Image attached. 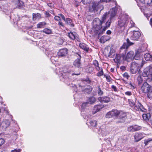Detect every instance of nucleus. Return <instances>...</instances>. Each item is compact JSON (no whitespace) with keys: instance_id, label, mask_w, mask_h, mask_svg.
I'll list each match as a JSON object with an SVG mask.
<instances>
[{"instance_id":"obj_39","label":"nucleus","mask_w":152,"mask_h":152,"mask_svg":"<svg viewBox=\"0 0 152 152\" xmlns=\"http://www.w3.org/2000/svg\"><path fill=\"white\" fill-rule=\"evenodd\" d=\"M91 125L94 127L96 126L97 125V121L96 120H92L90 121Z\"/></svg>"},{"instance_id":"obj_54","label":"nucleus","mask_w":152,"mask_h":152,"mask_svg":"<svg viewBox=\"0 0 152 152\" xmlns=\"http://www.w3.org/2000/svg\"><path fill=\"white\" fill-rule=\"evenodd\" d=\"M21 151V149H15L11 151V152H20Z\"/></svg>"},{"instance_id":"obj_6","label":"nucleus","mask_w":152,"mask_h":152,"mask_svg":"<svg viewBox=\"0 0 152 152\" xmlns=\"http://www.w3.org/2000/svg\"><path fill=\"white\" fill-rule=\"evenodd\" d=\"M129 103L131 107H135L141 111L143 112H146L147 110L144 108L142 104L139 102L137 103V104H135L134 102L131 100H129Z\"/></svg>"},{"instance_id":"obj_44","label":"nucleus","mask_w":152,"mask_h":152,"mask_svg":"<svg viewBox=\"0 0 152 152\" xmlns=\"http://www.w3.org/2000/svg\"><path fill=\"white\" fill-rule=\"evenodd\" d=\"M98 94L99 95H102L103 94V91L101 90L99 86H98Z\"/></svg>"},{"instance_id":"obj_51","label":"nucleus","mask_w":152,"mask_h":152,"mask_svg":"<svg viewBox=\"0 0 152 152\" xmlns=\"http://www.w3.org/2000/svg\"><path fill=\"white\" fill-rule=\"evenodd\" d=\"M123 76L124 77L126 78L127 79H128L129 77V76L128 75V73L126 72L125 73L123 74Z\"/></svg>"},{"instance_id":"obj_4","label":"nucleus","mask_w":152,"mask_h":152,"mask_svg":"<svg viewBox=\"0 0 152 152\" xmlns=\"http://www.w3.org/2000/svg\"><path fill=\"white\" fill-rule=\"evenodd\" d=\"M115 50L110 46H107L105 48L103 53L106 57L112 58L115 54Z\"/></svg>"},{"instance_id":"obj_38","label":"nucleus","mask_w":152,"mask_h":152,"mask_svg":"<svg viewBox=\"0 0 152 152\" xmlns=\"http://www.w3.org/2000/svg\"><path fill=\"white\" fill-rule=\"evenodd\" d=\"M100 71H98V72L96 74V76L99 77L102 76L103 74V72L102 69H100Z\"/></svg>"},{"instance_id":"obj_8","label":"nucleus","mask_w":152,"mask_h":152,"mask_svg":"<svg viewBox=\"0 0 152 152\" xmlns=\"http://www.w3.org/2000/svg\"><path fill=\"white\" fill-rule=\"evenodd\" d=\"M141 36V33L139 31H134L131 32L130 39L133 40H137Z\"/></svg>"},{"instance_id":"obj_31","label":"nucleus","mask_w":152,"mask_h":152,"mask_svg":"<svg viewBox=\"0 0 152 152\" xmlns=\"http://www.w3.org/2000/svg\"><path fill=\"white\" fill-rule=\"evenodd\" d=\"M142 117L143 119L148 121H149V119L150 118V114H143L142 115Z\"/></svg>"},{"instance_id":"obj_32","label":"nucleus","mask_w":152,"mask_h":152,"mask_svg":"<svg viewBox=\"0 0 152 152\" xmlns=\"http://www.w3.org/2000/svg\"><path fill=\"white\" fill-rule=\"evenodd\" d=\"M88 103H89L91 104H93L96 101V99L94 96H91L89 97L88 100Z\"/></svg>"},{"instance_id":"obj_36","label":"nucleus","mask_w":152,"mask_h":152,"mask_svg":"<svg viewBox=\"0 0 152 152\" xmlns=\"http://www.w3.org/2000/svg\"><path fill=\"white\" fill-rule=\"evenodd\" d=\"M42 31L47 34H50L52 33L51 30L47 28L44 29Z\"/></svg>"},{"instance_id":"obj_14","label":"nucleus","mask_w":152,"mask_h":152,"mask_svg":"<svg viewBox=\"0 0 152 152\" xmlns=\"http://www.w3.org/2000/svg\"><path fill=\"white\" fill-rule=\"evenodd\" d=\"M63 72L64 73L70 75L73 72V70L71 66H65L63 68Z\"/></svg>"},{"instance_id":"obj_42","label":"nucleus","mask_w":152,"mask_h":152,"mask_svg":"<svg viewBox=\"0 0 152 152\" xmlns=\"http://www.w3.org/2000/svg\"><path fill=\"white\" fill-rule=\"evenodd\" d=\"M134 126H131L128 127L127 130L129 132H135Z\"/></svg>"},{"instance_id":"obj_29","label":"nucleus","mask_w":152,"mask_h":152,"mask_svg":"<svg viewBox=\"0 0 152 152\" xmlns=\"http://www.w3.org/2000/svg\"><path fill=\"white\" fill-rule=\"evenodd\" d=\"M64 21L66 23L70 25L71 26L73 27L74 26V24L72 23V20L71 19L66 18Z\"/></svg>"},{"instance_id":"obj_50","label":"nucleus","mask_w":152,"mask_h":152,"mask_svg":"<svg viewBox=\"0 0 152 152\" xmlns=\"http://www.w3.org/2000/svg\"><path fill=\"white\" fill-rule=\"evenodd\" d=\"M152 2V0H145V4L147 5L150 4Z\"/></svg>"},{"instance_id":"obj_26","label":"nucleus","mask_w":152,"mask_h":152,"mask_svg":"<svg viewBox=\"0 0 152 152\" xmlns=\"http://www.w3.org/2000/svg\"><path fill=\"white\" fill-rule=\"evenodd\" d=\"M112 19L110 18L106 22L105 26H104L102 28L103 32V31H104L107 28L109 27L110 26Z\"/></svg>"},{"instance_id":"obj_53","label":"nucleus","mask_w":152,"mask_h":152,"mask_svg":"<svg viewBox=\"0 0 152 152\" xmlns=\"http://www.w3.org/2000/svg\"><path fill=\"white\" fill-rule=\"evenodd\" d=\"M137 80L139 81V83H141L142 81V79L141 76H138L137 77Z\"/></svg>"},{"instance_id":"obj_49","label":"nucleus","mask_w":152,"mask_h":152,"mask_svg":"<svg viewBox=\"0 0 152 152\" xmlns=\"http://www.w3.org/2000/svg\"><path fill=\"white\" fill-rule=\"evenodd\" d=\"M105 129H104L101 128L99 129V131L102 132V136H105V133H104V132H105Z\"/></svg>"},{"instance_id":"obj_48","label":"nucleus","mask_w":152,"mask_h":152,"mask_svg":"<svg viewBox=\"0 0 152 152\" xmlns=\"http://www.w3.org/2000/svg\"><path fill=\"white\" fill-rule=\"evenodd\" d=\"M88 102H85L83 103L81 105L82 108L83 109L85 108L88 105Z\"/></svg>"},{"instance_id":"obj_24","label":"nucleus","mask_w":152,"mask_h":152,"mask_svg":"<svg viewBox=\"0 0 152 152\" xmlns=\"http://www.w3.org/2000/svg\"><path fill=\"white\" fill-rule=\"evenodd\" d=\"M110 38L109 36H102L99 40L100 42L102 43H104L110 39Z\"/></svg>"},{"instance_id":"obj_13","label":"nucleus","mask_w":152,"mask_h":152,"mask_svg":"<svg viewBox=\"0 0 152 152\" xmlns=\"http://www.w3.org/2000/svg\"><path fill=\"white\" fill-rule=\"evenodd\" d=\"M10 124V121L8 120H5L3 121L0 124V127L3 130H5Z\"/></svg>"},{"instance_id":"obj_47","label":"nucleus","mask_w":152,"mask_h":152,"mask_svg":"<svg viewBox=\"0 0 152 152\" xmlns=\"http://www.w3.org/2000/svg\"><path fill=\"white\" fill-rule=\"evenodd\" d=\"M92 0H82L83 3L84 4H89Z\"/></svg>"},{"instance_id":"obj_27","label":"nucleus","mask_w":152,"mask_h":152,"mask_svg":"<svg viewBox=\"0 0 152 152\" xmlns=\"http://www.w3.org/2000/svg\"><path fill=\"white\" fill-rule=\"evenodd\" d=\"M93 64L94 65L95 68L97 70H100V67L99 66V63L96 60H94L93 61Z\"/></svg>"},{"instance_id":"obj_64","label":"nucleus","mask_w":152,"mask_h":152,"mask_svg":"<svg viewBox=\"0 0 152 152\" xmlns=\"http://www.w3.org/2000/svg\"><path fill=\"white\" fill-rule=\"evenodd\" d=\"M145 64V62L144 61H142V62L140 64V67H142L143 66V65Z\"/></svg>"},{"instance_id":"obj_15","label":"nucleus","mask_w":152,"mask_h":152,"mask_svg":"<svg viewBox=\"0 0 152 152\" xmlns=\"http://www.w3.org/2000/svg\"><path fill=\"white\" fill-rule=\"evenodd\" d=\"M134 56V53L133 51H131L128 52L126 56H125L124 60L128 61H131L133 58Z\"/></svg>"},{"instance_id":"obj_21","label":"nucleus","mask_w":152,"mask_h":152,"mask_svg":"<svg viewBox=\"0 0 152 152\" xmlns=\"http://www.w3.org/2000/svg\"><path fill=\"white\" fill-rule=\"evenodd\" d=\"M117 9L116 7L113 8L110 10L109 12L110 14V19H112L116 15Z\"/></svg>"},{"instance_id":"obj_25","label":"nucleus","mask_w":152,"mask_h":152,"mask_svg":"<svg viewBox=\"0 0 152 152\" xmlns=\"http://www.w3.org/2000/svg\"><path fill=\"white\" fill-rule=\"evenodd\" d=\"M79 45L80 48L84 50L87 51H88L89 47H88V46L85 44L83 43H81L79 44Z\"/></svg>"},{"instance_id":"obj_55","label":"nucleus","mask_w":152,"mask_h":152,"mask_svg":"<svg viewBox=\"0 0 152 152\" xmlns=\"http://www.w3.org/2000/svg\"><path fill=\"white\" fill-rule=\"evenodd\" d=\"M104 77H105L107 81L108 82H110L111 81V78L110 76H106L105 75H104Z\"/></svg>"},{"instance_id":"obj_40","label":"nucleus","mask_w":152,"mask_h":152,"mask_svg":"<svg viewBox=\"0 0 152 152\" xmlns=\"http://www.w3.org/2000/svg\"><path fill=\"white\" fill-rule=\"evenodd\" d=\"M128 25L129 27L131 28L134 26H135V24L132 20H130V23H128Z\"/></svg>"},{"instance_id":"obj_28","label":"nucleus","mask_w":152,"mask_h":152,"mask_svg":"<svg viewBox=\"0 0 152 152\" xmlns=\"http://www.w3.org/2000/svg\"><path fill=\"white\" fill-rule=\"evenodd\" d=\"M144 58L146 61H150L152 59V56L149 53H147L144 55Z\"/></svg>"},{"instance_id":"obj_23","label":"nucleus","mask_w":152,"mask_h":152,"mask_svg":"<svg viewBox=\"0 0 152 152\" xmlns=\"http://www.w3.org/2000/svg\"><path fill=\"white\" fill-rule=\"evenodd\" d=\"M102 108V107L100 105H97L94 106L93 110V114H94L97 112L99 111Z\"/></svg>"},{"instance_id":"obj_52","label":"nucleus","mask_w":152,"mask_h":152,"mask_svg":"<svg viewBox=\"0 0 152 152\" xmlns=\"http://www.w3.org/2000/svg\"><path fill=\"white\" fill-rule=\"evenodd\" d=\"M5 142L4 140L2 138H0V147Z\"/></svg>"},{"instance_id":"obj_30","label":"nucleus","mask_w":152,"mask_h":152,"mask_svg":"<svg viewBox=\"0 0 152 152\" xmlns=\"http://www.w3.org/2000/svg\"><path fill=\"white\" fill-rule=\"evenodd\" d=\"M41 15L39 13H33V19L34 20H35L37 19H39Z\"/></svg>"},{"instance_id":"obj_22","label":"nucleus","mask_w":152,"mask_h":152,"mask_svg":"<svg viewBox=\"0 0 152 152\" xmlns=\"http://www.w3.org/2000/svg\"><path fill=\"white\" fill-rule=\"evenodd\" d=\"M78 55L79 57L75 60L73 63V65L75 67H79L80 66L81 64L80 60L81 57L78 54Z\"/></svg>"},{"instance_id":"obj_37","label":"nucleus","mask_w":152,"mask_h":152,"mask_svg":"<svg viewBox=\"0 0 152 152\" xmlns=\"http://www.w3.org/2000/svg\"><path fill=\"white\" fill-rule=\"evenodd\" d=\"M113 116H117L120 114V112L117 110H114L112 111Z\"/></svg>"},{"instance_id":"obj_2","label":"nucleus","mask_w":152,"mask_h":152,"mask_svg":"<svg viewBox=\"0 0 152 152\" xmlns=\"http://www.w3.org/2000/svg\"><path fill=\"white\" fill-rule=\"evenodd\" d=\"M129 18L128 15L124 14L119 17L118 20V26L120 28H124L127 26Z\"/></svg>"},{"instance_id":"obj_34","label":"nucleus","mask_w":152,"mask_h":152,"mask_svg":"<svg viewBox=\"0 0 152 152\" xmlns=\"http://www.w3.org/2000/svg\"><path fill=\"white\" fill-rule=\"evenodd\" d=\"M108 15V13L107 12L105 13V14L103 15L102 20H101V22H102V23H104L105 21L106 20L107 17V16Z\"/></svg>"},{"instance_id":"obj_63","label":"nucleus","mask_w":152,"mask_h":152,"mask_svg":"<svg viewBox=\"0 0 152 152\" xmlns=\"http://www.w3.org/2000/svg\"><path fill=\"white\" fill-rule=\"evenodd\" d=\"M45 15L46 17H48L50 16V14L49 13L46 12L45 13Z\"/></svg>"},{"instance_id":"obj_3","label":"nucleus","mask_w":152,"mask_h":152,"mask_svg":"<svg viewBox=\"0 0 152 152\" xmlns=\"http://www.w3.org/2000/svg\"><path fill=\"white\" fill-rule=\"evenodd\" d=\"M144 77H147V79L150 81H152V67L148 66L145 68L142 74Z\"/></svg>"},{"instance_id":"obj_20","label":"nucleus","mask_w":152,"mask_h":152,"mask_svg":"<svg viewBox=\"0 0 152 152\" xmlns=\"http://www.w3.org/2000/svg\"><path fill=\"white\" fill-rule=\"evenodd\" d=\"M68 50L66 48L60 50L58 53V55L60 56H64L67 53Z\"/></svg>"},{"instance_id":"obj_16","label":"nucleus","mask_w":152,"mask_h":152,"mask_svg":"<svg viewBox=\"0 0 152 152\" xmlns=\"http://www.w3.org/2000/svg\"><path fill=\"white\" fill-rule=\"evenodd\" d=\"M127 43H124L122 46L121 47V49H127L129 47V46L132 45L134 43L130 42L129 39H127L126 40Z\"/></svg>"},{"instance_id":"obj_7","label":"nucleus","mask_w":152,"mask_h":152,"mask_svg":"<svg viewBox=\"0 0 152 152\" xmlns=\"http://www.w3.org/2000/svg\"><path fill=\"white\" fill-rule=\"evenodd\" d=\"M78 86L80 89L84 94H89L91 93L92 90V87L89 85L83 86L79 84Z\"/></svg>"},{"instance_id":"obj_1","label":"nucleus","mask_w":152,"mask_h":152,"mask_svg":"<svg viewBox=\"0 0 152 152\" xmlns=\"http://www.w3.org/2000/svg\"><path fill=\"white\" fill-rule=\"evenodd\" d=\"M102 24L101 20L98 18H95L93 22V27L96 29L95 32L96 34H98L99 35L103 33Z\"/></svg>"},{"instance_id":"obj_62","label":"nucleus","mask_w":152,"mask_h":152,"mask_svg":"<svg viewBox=\"0 0 152 152\" xmlns=\"http://www.w3.org/2000/svg\"><path fill=\"white\" fill-rule=\"evenodd\" d=\"M120 68L122 71H124L126 69V67L124 66H122L120 67Z\"/></svg>"},{"instance_id":"obj_5","label":"nucleus","mask_w":152,"mask_h":152,"mask_svg":"<svg viewBox=\"0 0 152 152\" xmlns=\"http://www.w3.org/2000/svg\"><path fill=\"white\" fill-rule=\"evenodd\" d=\"M140 64L138 63H137L135 61L132 62L130 66V71L133 74L137 73L140 69Z\"/></svg>"},{"instance_id":"obj_46","label":"nucleus","mask_w":152,"mask_h":152,"mask_svg":"<svg viewBox=\"0 0 152 152\" xmlns=\"http://www.w3.org/2000/svg\"><path fill=\"white\" fill-rule=\"evenodd\" d=\"M152 141V139L149 138L144 140V143L145 145H147L151 141Z\"/></svg>"},{"instance_id":"obj_9","label":"nucleus","mask_w":152,"mask_h":152,"mask_svg":"<svg viewBox=\"0 0 152 152\" xmlns=\"http://www.w3.org/2000/svg\"><path fill=\"white\" fill-rule=\"evenodd\" d=\"M151 88V86L146 82L143 84L141 88L142 92L145 93H147Z\"/></svg>"},{"instance_id":"obj_17","label":"nucleus","mask_w":152,"mask_h":152,"mask_svg":"<svg viewBox=\"0 0 152 152\" xmlns=\"http://www.w3.org/2000/svg\"><path fill=\"white\" fill-rule=\"evenodd\" d=\"M98 100L101 102L107 103L110 101V97L107 96L99 97L98 98Z\"/></svg>"},{"instance_id":"obj_10","label":"nucleus","mask_w":152,"mask_h":152,"mask_svg":"<svg viewBox=\"0 0 152 152\" xmlns=\"http://www.w3.org/2000/svg\"><path fill=\"white\" fill-rule=\"evenodd\" d=\"M125 55L124 54H116L113 60L115 63H119L121 61L124 60Z\"/></svg>"},{"instance_id":"obj_41","label":"nucleus","mask_w":152,"mask_h":152,"mask_svg":"<svg viewBox=\"0 0 152 152\" xmlns=\"http://www.w3.org/2000/svg\"><path fill=\"white\" fill-rule=\"evenodd\" d=\"M134 126V129L135 132L140 130L142 128V127L141 126H139L137 125H135Z\"/></svg>"},{"instance_id":"obj_61","label":"nucleus","mask_w":152,"mask_h":152,"mask_svg":"<svg viewBox=\"0 0 152 152\" xmlns=\"http://www.w3.org/2000/svg\"><path fill=\"white\" fill-rule=\"evenodd\" d=\"M125 94L128 96H130L132 95V93L130 91H127L125 93Z\"/></svg>"},{"instance_id":"obj_45","label":"nucleus","mask_w":152,"mask_h":152,"mask_svg":"<svg viewBox=\"0 0 152 152\" xmlns=\"http://www.w3.org/2000/svg\"><path fill=\"white\" fill-rule=\"evenodd\" d=\"M113 113H112V111L109 112L107 113L106 115V117L107 118H110L112 116H113Z\"/></svg>"},{"instance_id":"obj_35","label":"nucleus","mask_w":152,"mask_h":152,"mask_svg":"<svg viewBox=\"0 0 152 152\" xmlns=\"http://www.w3.org/2000/svg\"><path fill=\"white\" fill-rule=\"evenodd\" d=\"M141 56L139 53H138V52L135 54L134 56V58L136 60H139L141 58Z\"/></svg>"},{"instance_id":"obj_18","label":"nucleus","mask_w":152,"mask_h":152,"mask_svg":"<svg viewBox=\"0 0 152 152\" xmlns=\"http://www.w3.org/2000/svg\"><path fill=\"white\" fill-rule=\"evenodd\" d=\"M14 4L16 8L22 7L24 5V3L20 0H14L13 1Z\"/></svg>"},{"instance_id":"obj_19","label":"nucleus","mask_w":152,"mask_h":152,"mask_svg":"<svg viewBox=\"0 0 152 152\" xmlns=\"http://www.w3.org/2000/svg\"><path fill=\"white\" fill-rule=\"evenodd\" d=\"M143 134L142 133L137 132L134 135V140L136 142H137L143 138Z\"/></svg>"},{"instance_id":"obj_59","label":"nucleus","mask_w":152,"mask_h":152,"mask_svg":"<svg viewBox=\"0 0 152 152\" xmlns=\"http://www.w3.org/2000/svg\"><path fill=\"white\" fill-rule=\"evenodd\" d=\"M111 88L112 89H113L114 91H117L118 90V89L115 86H114V85H113L112 86H111Z\"/></svg>"},{"instance_id":"obj_57","label":"nucleus","mask_w":152,"mask_h":152,"mask_svg":"<svg viewBox=\"0 0 152 152\" xmlns=\"http://www.w3.org/2000/svg\"><path fill=\"white\" fill-rule=\"evenodd\" d=\"M58 15L60 16L64 21H65L66 19H65L64 16L63 15L60 14H58Z\"/></svg>"},{"instance_id":"obj_58","label":"nucleus","mask_w":152,"mask_h":152,"mask_svg":"<svg viewBox=\"0 0 152 152\" xmlns=\"http://www.w3.org/2000/svg\"><path fill=\"white\" fill-rule=\"evenodd\" d=\"M58 24L59 25V26L64 27V25L62 22H61V20L59 21Z\"/></svg>"},{"instance_id":"obj_60","label":"nucleus","mask_w":152,"mask_h":152,"mask_svg":"<svg viewBox=\"0 0 152 152\" xmlns=\"http://www.w3.org/2000/svg\"><path fill=\"white\" fill-rule=\"evenodd\" d=\"M148 110L149 111V113L148 114H152V107H149L148 108Z\"/></svg>"},{"instance_id":"obj_43","label":"nucleus","mask_w":152,"mask_h":152,"mask_svg":"<svg viewBox=\"0 0 152 152\" xmlns=\"http://www.w3.org/2000/svg\"><path fill=\"white\" fill-rule=\"evenodd\" d=\"M148 97L150 99H152V88L147 93Z\"/></svg>"},{"instance_id":"obj_33","label":"nucleus","mask_w":152,"mask_h":152,"mask_svg":"<svg viewBox=\"0 0 152 152\" xmlns=\"http://www.w3.org/2000/svg\"><path fill=\"white\" fill-rule=\"evenodd\" d=\"M46 25V23L44 22H40L37 25V28H43Z\"/></svg>"},{"instance_id":"obj_12","label":"nucleus","mask_w":152,"mask_h":152,"mask_svg":"<svg viewBox=\"0 0 152 152\" xmlns=\"http://www.w3.org/2000/svg\"><path fill=\"white\" fill-rule=\"evenodd\" d=\"M99 4L97 2H94L92 3L91 6L89 7V10L90 12L93 11H97L99 10Z\"/></svg>"},{"instance_id":"obj_56","label":"nucleus","mask_w":152,"mask_h":152,"mask_svg":"<svg viewBox=\"0 0 152 152\" xmlns=\"http://www.w3.org/2000/svg\"><path fill=\"white\" fill-rule=\"evenodd\" d=\"M54 19L57 21H59L61 20V18L59 16H56L54 17Z\"/></svg>"},{"instance_id":"obj_11","label":"nucleus","mask_w":152,"mask_h":152,"mask_svg":"<svg viewBox=\"0 0 152 152\" xmlns=\"http://www.w3.org/2000/svg\"><path fill=\"white\" fill-rule=\"evenodd\" d=\"M68 36L72 40H76L79 42L80 41L79 36L75 32H70L68 34Z\"/></svg>"}]
</instances>
